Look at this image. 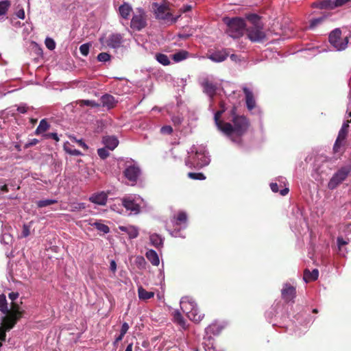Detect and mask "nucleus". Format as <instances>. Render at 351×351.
<instances>
[{
    "mask_svg": "<svg viewBox=\"0 0 351 351\" xmlns=\"http://www.w3.org/2000/svg\"><path fill=\"white\" fill-rule=\"evenodd\" d=\"M232 122L233 125L230 123H226L223 128V132L230 136L233 134L237 136H242L247 130L250 123L246 117L243 115L237 114V108L233 106L230 111V116L228 117Z\"/></svg>",
    "mask_w": 351,
    "mask_h": 351,
    "instance_id": "nucleus-1",
    "label": "nucleus"
},
{
    "mask_svg": "<svg viewBox=\"0 0 351 351\" xmlns=\"http://www.w3.org/2000/svg\"><path fill=\"white\" fill-rule=\"evenodd\" d=\"M246 19L251 25L246 28L248 38L252 42H262L266 35L263 32V24L261 21V17L256 14H250Z\"/></svg>",
    "mask_w": 351,
    "mask_h": 351,
    "instance_id": "nucleus-2",
    "label": "nucleus"
},
{
    "mask_svg": "<svg viewBox=\"0 0 351 351\" xmlns=\"http://www.w3.org/2000/svg\"><path fill=\"white\" fill-rule=\"evenodd\" d=\"M180 307L188 318L195 324H199L204 318V314L201 313L197 304L191 299L183 298L180 302Z\"/></svg>",
    "mask_w": 351,
    "mask_h": 351,
    "instance_id": "nucleus-3",
    "label": "nucleus"
},
{
    "mask_svg": "<svg viewBox=\"0 0 351 351\" xmlns=\"http://www.w3.org/2000/svg\"><path fill=\"white\" fill-rule=\"evenodd\" d=\"M225 22L228 27L226 33L233 38H240L246 31L245 20L241 18L226 19Z\"/></svg>",
    "mask_w": 351,
    "mask_h": 351,
    "instance_id": "nucleus-4",
    "label": "nucleus"
},
{
    "mask_svg": "<svg viewBox=\"0 0 351 351\" xmlns=\"http://www.w3.org/2000/svg\"><path fill=\"white\" fill-rule=\"evenodd\" d=\"M152 6L154 8V14L156 18L159 20L166 21L170 19L171 23H174L180 16V15H178L176 17H172V14L169 11L170 8L169 6V3L166 1H164L163 3L162 4L154 3Z\"/></svg>",
    "mask_w": 351,
    "mask_h": 351,
    "instance_id": "nucleus-5",
    "label": "nucleus"
},
{
    "mask_svg": "<svg viewBox=\"0 0 351 351\" xmlns=\"http://www.w3.org/2000/svg\"><path fill=\"white\" fill-rule=\"evenodd\" d=\"M350 37V35L342 38L341 30L336 28L330 33L328 40L334 48L337 51H341L347 47Z\"/></svg>",
    "mask_w": 351,
    "mask_h": 351,
    "instance_id": "nucleus-6",
    "label": "nucleus"
},
{
    "mask_svg": "<svg viewBox=\"0 0 351 351\" xmlns=\"http://www.w3.org/2000/svg\"><path fill=\"white\" fill-rule=\"evenodd\" d=\"M351 172V166H344L341 167L330 178L328 187L332 190L337 188L341 183H342Z\"/></svg>",
    "mask_w": 351,
    "mask_h": 351,
    "instance_id": "nucleus-7",
    "label": "nucleus"
},
{
    "mask_svg": "<svg viewBox=\"0 0 351 351\" xmlns=\"http://www.w3.org/2000/svg\"><path fill=\"white\" fill-rule=\"evenodd\" d=\"M147 26V15L143 8H137L136 12L133 15L130 27L136 31H141Z\"/></svg>",
    "mask_w": 351,
    "mask_h": 351,
    "instance_id": "nucleus-8",
    "label": "nucleus"
},
{
    "mask_svg": "<svg viewBox=\"0 0 351 351\" xmlns=\"http://www.w3.org/2000/svg\"><path fill=\"white\" fill-rule=\"evenodd\" d=\"M25 311L20 309L19 304L16 302H12L9 313H6L2 319L16 324L17 322L23 316Z\"/></svg>",
    "mask_w": 351,
    "mask_h": 351,
    "instance_id": "nucleus-9",
    "label": "nucleus"
},
{
    "mask_svg": "<svg viewBox=\"0 0 351 351\" xmlns=\"http://www.w3.org/2000/svg\"><path fill=\"white\" fill-rule=\"evenodd\" d=\"M101 44L104 45V43L109 47L113 49L119 48L123 41V36L120 34H112L108 36L107 40L104 41V38H101L99 39Z\"/></svg>",
    "mask_w": 351,
    "mask_h": 351,
    "instance_id": "nucleus-10",
    "label": "nucleus"
},
{
    "mask_svg": "<svg viewBox=\"0 0 351 351\" xmlns=\"http://www.w3.org/2000/svg\"><path fill=\"white\" fill-rule=\"evenodd\" d=\"M282 298L287 303L294 302V298L296 296L295 288L289 283H286L283 285L281 290Z\"/></svg>",
    "mask_w": 351,
    "mask_h": 351,
    "instance_id": "nucleus-11",
    "label": "nucleus"
},
{
    "mask_svg": "<svg viewBox=\"0 0 351 351\" xmlns=\"http://www.w3.org/2000/svg\"><path fill=\"white\" fill-rule=\"evenodd\" d=\"M123 206L127 210H130L131 213L137 215L141 211V206L137 204L134 199L130 197H124L121 199Z\"/></svg>",
    "mask_w": 351,
    "mask_h": 351,
    "instance_id": "nucleus-12",
    "label": "nucleus"
},
{
    "mask_svg": "<svg viewBox=\"0 0 351 351\" xmlns=\"http://www.w3.org/2000/svg\"><path fill=\"white\" fill-rule=\"evenodd\" d=\"M140 174V169L138 167H136L135 165L129 166L124 171V176L128 180H130L132 183L136 182Z\"/></svg>",
    "mask_w": 351,
    "mask_h": 351,
    "instance_id": "nucleus-13",
    "label": "nucleus"
},
{
    "mask_svg": "<svg viewBox=\"0 0 351 351\" xmlns=\"http://www.w3.org/2000/svg\"><path fill=\"white\" fill-rule=\"evenodd\" d=\"M15 326L13 322H10L1 318V323L0 326V347L2 346V342L5 341L6 332L10 331Z\"/></svg>",
    "mask_w": 351,
    "mask_h": 351,
    "instance_id": "nucleus-14",
    "label": "nucleus"
},
{
    "mask_svg": "<svg viewBox=\"0 0 351 351\" xmlns=\"http://www.w3.org/2000/svg\"><path fill=\"white\" fill-rule=\"evenodd\" d=\"M193 160L196 162V165L193 166L195 168H202L210 162L209 158L204 152H196Z\"/></svg>",
    "mask_w": 351,
    "mask_h": 351,
    "instance_id": "nucleus-15",
    "label": "nucleus"
},
{
    "mask_svg": "<svg viewBox=\"0 0 351 351\" xmlns=\"http://www.w3.org/2000/svg\"><path fill=\"white\" fill-rule=\"evenodd\" d=\"M201 84L203 87L204 93L211 98L215 96L217 90L216 84L209 81L207 78L204 79Z\"/></svg>",
    "mask_w": 351,
    "mask_h": 351,
    "instance_id": "nucleus-16",
    "label": "nucleus"
},
{
    "mask_svg": "<svg viewBox=\"0 0 351 351\" xmlns=\"http://www.w3.org/2000/svg\"><path fill=\"white\" fill-rule=\"evenodd\" d=\"M243 91L245 96L247 108L249 110H253L256 107V101L252 91L247 87H243Z\"/></svg>",
    "mask_w": 351,
    "mask_h": 351,
    "instance_id": "nucleus-17",
    "label": "nucleus"
},
{
    "mask_svg": "<svg viewBox=\"0 0 351 351\" xmlns=\"http://www.w3.org/2000/svg\"><path fill=\"white\" fill-rule=\"evenodd\" d=\"M219 106L221 108L220 110H218L215 112L214 116V119L216 125L217 126L218 129L223 132V128L225 125L226 123H228L227 122H224L221 120V117L222 114L225 112V104L223 101H221L219 104Z\"/></svg>",
    "mask_w": 351,
    "mask_h": 351,
    "instance_id": "nucleus-18",
    "label": "nucleus"
},
{
    "mask_svg": "<svg viewBox=\"0 0 351 351\" xmlns=\"http://www.w3.org/2000/svg\"><path fill=\"white\" fill-rule=\"evenodd\" d=\"M228 53L226 49L215 51L208 55V58L213 62H221L226 60Z\"/></svg>",
    "mask_w": 351,
    "mask_h": 351,
    "instance_id": "nucleus-19",
    "label": "nucleus"
},
{
    "mask_svg": "<svg viewBox=\"0 0 351 351\" xmlns=\"http://www.w3.org/2000/svg\"><path fill=\"white\" fill-rule=\"evenodd\" d=\"M102 142L106 147L110 150H114L119 145V141L114 136H103Z\"/></svg>",
    "mask_w": 351,
    "mask_h": 351,
    "instance_id": "nucleus-20",
    "label": "nucleus"
},
{
    "mask_svg": "<svg viewBox=\"0 0 351 351\" xmlns=\"http://www.w3.org/2000/svg\"><path fill=\"white\" fill-rule=\"evenodd\" d=\"M108 196L104 192L95 193L89 197V200L96 204L104 206L107 202Z\"/></svg>",
    "mask_w": 351,
    "mask_h": 351,
    "instance_id": "nucleus-21",
    "label": "nucleus"
},
{
    "mask_svg": "<svg viewBox=\"0 0 351 351\" xmlns=\"http://www.w3.org/2000/svg\"><path fill=\"white\" fill-rule=\"evenodd\" d=\"M319 276V271L317 269H314L312 271L306 269L304 271L303 279L306 282L315 281L317 279Z\"/></svg>",
    "mask_w": 351,
    "mask_h": 351,
    "instance_id": "nucleus-22",
    "label": "nucleus"
},
{
    "mask_svg": "<svg viewBox=\"0 0 351 351\" xmlns=\"http://www.w3.org/2000/svg\"><path fill=\"white\" fill-rule=\"evenodd\" d=\"M173 315L174 323L179 325L184 330L188 328L186 322L179 311H175Z\"/></svg>",
    "mask_w": 351,
    "mask_h": 351,
    "instance_id": "nucleus-23",
    "label": "nucleus"
},
{
    "mask_svg": "<svg viewBox=\"0 0 351 351\" xmlns=\"http://www.w3.org/2000/svg\"><path fill=\"white\" fill-rule=\"evenodd\" d=\"M101 102L104 107H107L109 109L114 108L116 103L114 97L108 94H106L101 97Z\"/></svg>",
    "mask_w": 351,
    "mask_h": 351,
    "instance_id": "nucleus-24",
    "label": "nucleus"
},
{
    "mask_svg": "<svg viewBox=\"0 0 351 351\" xmlns=\"http://www.w3.org/2000/svg\"><path fill=\"white\" fill-rule=\"evenodd\" d=\"M313 5L317 8L319 9H335V3L332 0H322L320 1L315 2L313 3Z\"/></svg>",
    "mask_w": 351,
    "mask_h": 351,
    "instance_id": "nucleus-25",
    "label": "nucleus"
},
{
    "mask_svg": "<svg viewBox=\"0 0 351 351\" xmlns=\"http://www.w3.org/2000/svg\"><path fill=\"white\" fill-rule=\"evenodd\" d=\"M119 230L122 232H126L130 239H134L136 238L138 235V229L133 226H119Z\"/></svg>",
    "mask_w": 351,
    "mask_h": 351,
    "instance_id": "nucleus-26",
    "label": "nucleus"
},
{
    "mask_svg": "<svg viewBox=\"0 0 351 351\" xmlns=\"http://www.w3.org/2000/svg\"><path fill=\"white\" fill-rule=\"evenodd\" d=\"M132 11V7L126 3H124L119 8V12L121 16L124 19H128Z\"/></svg>",
    "mask_w": 351,
    "mask_h": 351,
    "instance_id": "nucleus-27",
    "label": "nucleus"
},
{
    "mask_svg": "<svg viewBox=\"0 0 351 351\" xmlns=\"http://www.w3.org/2000/svg\"><path fill=\"white\" fill-rule=\"evenodd\" d=\"M146 258L154 266L159 265L160 260L158 254L153 250H148L145 254Z\"/></svg>",
    "mask_w": 351,
    "mask_h": 351,
    "instance_id": "nucleus-28",
    "label": "nucleus"
},
{
    "mask_svg": "<svg viewBox=\"0 0 351 351\" xmlns=\"http://www.w3.org/2000/svg\"><path fill=\"white\" fill-rule=\"evenodd\" d=\"M351 123L350 120H347L345 123H343L341 128L339 131V134L337 136V138L339 139H341L343 141H345L346 138L348 134V130H349V124Z\"/></svg>",
    "mask_w": 351,
    "mask_h": 351,
    "instance_id": "nucleus-29",
    "label": "nucleus"
},
{
    "mask_svg": "<svg viewBox=\"0 0 351 351\" xmlns=\"http://www.w3.org/2000/svg\"><path fill=\"white\" fill-rule=\"evenodd\" d=\"M149 240L154 247L160 248L163 245V239L158 234H152L149 236Z\"/></svg>",
    "mask_w": 351,
    "mask_h": 351,
    "instance_id": "nucleus-30",
    "label": "nucleus"
},
{
    "mask_svg": "<svg viewBox=\"0 0 351 351\" xmlns=\"http://www.w3.org/2000/svg\"><path fill=\"white\" fill-rule=\"evenodd\" d=\"M138 294L139 299L142 300H147L154 296V293L153 291H147L142 287H138Z\"/></svg>",
    "mask_w": 351,
    "mask_h": 351,
    "instance_id": "nucleus-31",
    "label": "nucleus"
},
{
    "mask_svg": "<svg viewBox=\"0 0 351 351\" xmlns=\"http://www.w3.org/2000/svg\"><path fill=\"white\" fill-rule=\"evenodd\" d=\"M50 125L47 123L45 119H42L40 121L38 126L37 127L35 134L39 135L47 131L49 129Z\"/></svg>",
    "mask_w": 351,
    "mask_h": 351,
    "instance_id": "nucleus-32",
    "label": "nucleus"
},
{
    "mask_svg": "<svg viewBox=\"0 0 351 351\" xmlns=\"http://www.w3.org/2000/svg\"><path fill=\"white\" fill-rule=\"evenodd\" d=\"M189 56V52L185 50H180L172 55V59L176 62H181L186 59Z\"/></svg>",
    "mask_w": 351,
    "mask_h": 351,
    "instance_id": "nucleus-33",
    "label": "nucleus"
},
{
    "mask_svg": "<svg viewBox=\"0 0 351 351\" xmlns=\"http://www.w3.org/2000/svg\"><path fill=\"white\" fill-rule=\"evenodd\" d=\"M64 150L71 156H81L82 154L80 151L74 148V146L71 145L69 142L64 144Z\"/></svg>",
    "mask_w": 351,
    "mask_h": 351,
    "instance_id": "nucleus-34",
    "label": "nucleus"
},
{
    "mask_svg": "<svg viewBox=\"0 0 351 351\" xmlns=\"http://www.w3.org/2000/svg\"><path fill=\"white\" fill-rule=\"evenodd\" d=\"M89 224L104 234H107L110 232V228L107 225L101 223L99 221H95L93 223H90Z\"/></svg>",
    "mask_w": 351,
    "mask_h": 351,
    "instance_id": "nucleus-35",
    "label": "nucleus"
},
{
    "mask_svg": "<svg viewBox=\"0 0 351 351\" xmlns=\"http://www.w3.org/2000/svg\"><path fill=\"white\" fill-rule=\"evenodd\" d=\"M0 311L4 315H5L6 313H9L6 297L3 293L0 295Z\"/></svg>",
    "mask_w": 351,
    "mask_h": 351,
    "instance_id": "nucleus-36",
    "label": "nucleus"
},
{
    "mask_svg": "<svg viewBox=\"0 0 351 351\" xmlns=\"http://www.w3.org/2000/svg\"><path fill=\"white\" fill-rule=\"evenodd\" d=\"M326 19V16H322L316 19H311L310 21L308 28L311 29L315 28L317 26L322 23Z\"/></svg>",
    "mask_w": 351,
    "mask_h": 351,
    "instance_id": "nucleus-37",
    "label": "nucleus"
},
{
    "mask_svg": "<svg viewBox=\"0 0 351 351\" xmlns=\"http://www.w3.org/2000/svg\"><path fill=\"white\" fill-rule=\"evenodd\" d=\"M156 58L158 62L164 66L170 64V60L168 56L163 53H158L156 55Z\"/></svg>",
    "mask_w": 351,
    "mask_h": 351,
    "instance_id": "nucleus-38",
    "label": "nucleus"
},
{
    "mask_svg": "<svg viewBox=\"0 0 351 351\" xmlns=\"http://www.w3.org/2000/svg\"><path fill=\"white\" fill-rule=\"evenodd\" d=\"M176 223L177 225H180L182 223H184L187 221V215L184 212H179L177 216L175 217Z\"/></svg>",
    "mask_w": 351,
    "mask_h": 351,
    "instance_id": "nucleus-39",
    "label": "nucleus"
},
{
    "mask_svg": "<svg viewBox=\"0 0 351 351\" xmlns=\"http://www.w3.org/2000/svg\"><path fill=\"white\" fill-rule=\"evenodd\" d=\"M10 6V3L8 0L0 1V16L4 15L7 13L8 8Z\"/></svg>",
    "mask_w": 351,
    "mask_h": 351,
    "instance_id": "nucleus-40",
    "label": "nucleus"
},
{
    "mask_svg": "<svg viewBox=\"0 0 351 351\" xmlns=\"http://www.w3.org/2000/svg\"><path fill=\"white\" fill-rule=\"evenodd\" d=\"M221 328L219 327L217 324H212L206 328V332L208 333H213L214 335L220 332Z\"/></svg>",
    "mask_w": 351,
    "mask_h": 351,
    "instance_id": "nucleus-41",
    "label": "nucleus"
},
{
    "mask_svg": "<svg viewBox=\"0 0 351 351\" xmlns=\"http://www.w3.org/2000/svg\"><path fill=\"white\" fill-rule=\"evenodd\" d=\"M56 203H57V200L55 199H43L38 201L36 204L38 208H43Z\"/></svg>",
    "mask_w": 351,
    "mask_h": 351,
    "instance_id": "nucleus-42",
    "label": "nucleus"
},
{
    "mask_svg": "<svg viewBox=\"0 0 351 351\" xmlns=\"http://www.w3.org/2000/svg\"><path fill=\"white\" fill-rule=\"evenodd\" d=\"M77 104L80 106H91V107H99V106H100V105L99 104L96 103L95 101H93V100L82 99V100H79L77 101Z\"/></svg>",
    "mask_w": 351,
    "mask_h": 351,
    "instance_id": "nucleus-43",
    "label": "nucleus"
},
{
    "mask_svg": "<svg viewBox=\"0 0 351 351\" xmlns=\"http://www.w3.org/2000/svg\"><path fill=\"white\" fill-rule=\"evenodd\" d=\"M187 176L192 180H204L206 179V176L202 173L189 172Z\"/></svg>",
    "mask_w": 351,
    "mask_h": 351,
    "instance_id": "nucleus-44",
    "label": "nucleus"
},
{
    "mask_svg": "<svg viewBox=\"0 0 351 351\" xmlns=\"http://www.w3.org/2000/svg\"><path fill=\"white\" fill-rule=\"evenodd\" d=\"M90 45H91L90 43H84V44L82 45L80 47V53L84 56H88V54L89 53V49H90Z\"/></svg>",
    "mask_w": 351,
    "mask_h": 351,
    "instance_id": "nucleus-45",
    "label": "nucleus"
},
{
    "mask_svg": "<svg viewBox=\"0 0 351 351\" xmlns=\"http://www.w3.org/2000/svg\"><path fill=\"white\" fill-rule=\"evenodd\" d=\"M110 55L106 52H101L98 54L97 60L99 62H107L110 60Z\"/></svg>",
    "mask_w": 351,
    "mask_h": 351,
    "instance_id": "nucleus-46",
    "label": "nucleus"
},
{
    "mask_svg": "<svg viewBox=\"0 0 351 351\" xmlns=\"http://www.w3.org/2000/svg\"><path fill=\"white\" fill-rule=\"evenodd\" d=\"M69 138L72 141L77 143L84 150H87L88 149V145L83 141L82 139L77 140L75 136H69Z\"/></svg>",
    "mask_w": 351,
    "mask_h": 351,
    "instance_id": "nucleus-47",
    "label": "nucleus"
},
{
    "mask_svg": "<svg viewBox=\"0 0 351 351\" xmlns=\"http://www.w3.org/2000/svg\"><path fill=\"white\" fill-rule=\"evenodd\" d=\"M97 154H98V156L101 159H106V158H108L109 156V154H110L106 148L98 149Z\"/></svg>",
    "mask_w": 351,
    "mask_h": 351,
    "instance_id": "nucleus-48",
    "label": "nucleus"
},
{
    "mask_svg": "<svg viewBox=\"0 0 351 351\" xmlns=\"http://www.w3.org/2000/svg\"><path fill=\"white\" fill-rule=\"evenodd\" d=\"M45 45L49 50H53L56 47L55 41L51 38H47L45 39Z\"/></svg>",
    "mask_w": 351,
    "mask_h": 351,
    "instance_id": "nucleus-49",
    "label": "nucleus"
},
{
    "mask_svg": "<svg viewBox=\"0 0 351 351\" xmlns=\"http://www.w3.org/2000/svg\"><path fill=\"white\" fill-rule=\"evenodd\" d=\"M343 141H344L339 139V138H337L333 146V150L335 152H338L339 151V149L342 146Z\"/></svg>",
    "mask_w": 351,
    "mask_h": 351,
    "instance_id": "nucleus-50",
    "label": "nucleus"
},
{
    "mask_svg": "<svg viewBox=\"0 0 351 351\" xmlns=\"http://www.w3.org/2000/svg\"><path fill=\"white\" fill-rule=\"evenodd\" d=\"M337 243L339 250H341L342 247L348 243V241L343 239L342 237H338L337 239Z\"/></svg>",
    "mask_w": 351,
    "mask_h": 351,
    "instance_id": "nucleus-51",
    "label": "nucleus"
},
{
    "mask_svg": "<svg viewBox=\"0 0 351 351\" xmlns=\"http://www.w3.org/2000/svg\"><path fill=\"white\" fill-rule=\"evenodd\" d=\"M160 132L163 134H171L173 132V128L170 125H165L160 128Z\"/></svg>",
    "mask_w": 351,
    "mask_h": 351,
    "instance_id": "nucleus-52",
    "label": "nucleus"
},
{
    "mask_svg": "<svg viewBox=\"0 0 351 351\" xmlns=\"http://www.w3.org/2000/svg\"><path fill=\"white\" fill-rule=\"evenodd\" d=\"M30 234L29 226L24 224L23 226V230L21 233V237L26 238Z\"/></svg>",
    "mask_w": 351,
    "mask_h": 351,
    "instance_id": "nucleus-53",
    "label": "nucleus"
},
{
    "mask_svg": "<svg viewBox=\"0 0 351 351\" xmlns=\"http://www.w3.org/2000/svg\"><path fill=\"white\" fill-rule=\"evenodd\" d=\"M351 3V0H335L334 1L335 8H338V7H341L343 5H345L348 3Z\"/></svg>",
    "mask_w": 351,
    "mask_h": 351,
    "instance_id": "nucleus-54",
    "label": "nucleus"
},
{
    "mask_svg": "<svg viewBox=\"0 0 351 351\" xmlns=\"http://www.w3.org/2000/svg\"><path fill=\"white\" fill-rule=\"evenodd\" d=\"M86 208V205L84 203H78L73 206H72L71 211H78L81 210H84Z\"/></svg>",
    "mask_w": 351,
    "mask_h": 351,
    "instance_id": "nucleus-55",
    "label": "nucleus"
},
{
    "mask_svg": "<svg viewBox=\"0 0 351 351\" xmlns=\"http://www.w3.org/2000/svg\"><path fill=\"white\" fill-rule=\"evenodd\" d=\"M44 137L45 138H52V139L55 140L56 142H58L60 140L59 137L58 136V134L55 133V132L45 134L44 135Z\"/></svg>",
    "mask_w": 351,
    "mask_h": 351,
    "instance_id": "nucleus-56",
    "label": "nucleus"
},
{
    "mask_svg": "<svg viewBox=\"0 0 351 351\" xmlns=\"http://www.w3.org/2000/svg\"><path fill=\"white\" fill-rule=\"evenodd\" d=\"M191 9H192V6L191 5H183L179 10V12H180V14L179 15L181 16L182 14L191 11Z\"/></svg>",
    "mask_w": 351,
    "mask_h": 351,
    "instance_id": "nucleus-57",
    "label": "nucleus"
},
{
    "mask_svg": "<svg viewBox=\"0 0 351 351\" xmlns=\"http://www.w3.org/2000/svg\"><path fill=\"white\" fill-rule=\"evenodd\" d=\"M128 329H129V325L126 322H124L122 324L120 333H121L122 335H125V333L128 332Z\"/></svg>",
    "mask_w": 351,
    "mask_h": 351,
    "instance_id": "nucleus-58",
    "label": "nucleus"
},
{
    "mask_svg": "<svg viewBox=\"0 0 351 351\" xmlns=\"http://www.w3.org/2000/svg\"><path fill=\"white\" fill-rule=\"evenodd\" d=\"M19 295V294L17 292H11L9 293L8 297L12 302H14V300L18 298Z\"/></svg>",
    "mask_w": 351,
    "mask_h": 351,
    "instance_id": "nucleus-59",
    "label": "nucleus"
},
{
    "mask_svg": "<svg viewBox=\"0 0 351 351\" xmlns=\"http://www.w3.org/2000/svg\"><path fill=\"white\" fill-rule=\"evenodd\" d=\"M16 15L18 18L21 19H25V11L23 8L20 9L19 10H18L16 13Z\"/></svg>",
    "mask_w": 351,
    "mask_h": 351,
    "instance_id": "nucleus-60",
    "label": "nucleus"
},
{
    "mask_svg": "<svg viewBox=\"0 0 351 351\" xmlns=\"http://www.w3.org/2000/svg\"><path fill=\"white\" fill-rule=\"evenodd\" d=\"M38 143V140L36 138L32 139L28 143H27L25 146V148L36 145Z\"/></svg>",
    "mask_w": 351,
    "mask_h": 351,
    "instance_id": "nucleus-61",
    "label": "nucleus"
},
{
    "mask_svg": "<svg viewBox=\"0 0 351 351\" xmlns=\"http://www.w3.org/2000/svg\"><path fill=\"white\" fill-rule=\"evenodd\" d=\"M28 107L26 106H21L17 108V111L20 113L25 114L27 112Z\"/></svg>",
    "mask_w": 351,
    "mask_h": 351,
    "instance_id": "nucleus-62",
    "label": "nucleus"
},
{
    "mask_svg": "<svg viewBox=\"0 0 351 351\" xmlns=\"http://www.w3.org/2000/svg\"><path fill=\"white\" fill-rule=\"evenodd\" d=\"M270 188H271V191L274 193H277L279 191L278 185L277 183H271Z\"/></svg>",
    "mask_w": 351,
    "mask_h": 351,
    "instance_id": "nucleus-63",
    "label": "nucleus"
},
{
    "mask_svg": "<svg viewBox=\"0 0 351 351\" xmlns=\"http://www.w3.org/2000/svg\"><path fill=\"white\" fill-rule=\"evenodd\" d=\"M110 270L114 273L117 270V263L114 261H110Z\"/></svg>",
    "mask_w": 351,
    "mask_h": 351,
    "instance_id": "nucleus-64",
    "label": "nucleus"
}]
</instances>
